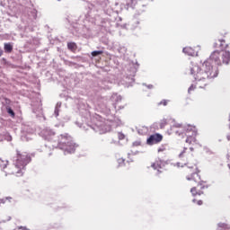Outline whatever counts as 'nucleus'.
<instances>
[{
    "label": "nucleus",
    "instance_id": "obj_21",
    "mask_svg": "<svg viewBox=\"0 0 230 230\" xmlns=\"http://www.w3.org/2000/svg\"><path fill=\"white\" fill-rule=\"evenodd\" d=\"M2 56H3V51L0 52V57H2Z\"/></svg>",
    "mask_w": 230,
    "mask_h": 230
},
{
    "label": "nucleus",
    "instance_id": "obj_5",
    "mask_svg": "<svg viewBox=\"0 0 230 230\" xmlns=\"http://www.w3.org/2000/svg\"><path fill=\"white\" fill-rule=\"evenodd\" d=\"M161 141H163V135L159 134V133H155L154 135H151L147 140L146 143L147 145H157L158 143H161Z\"/></svg>",
    "mask_w": 230,
    "mask_h": 230
},
{
    "label": "nucleus",
    "instance_id": "obj_12",
    "mask_svg": "<svg viewBox=\"0 0 230 230\" xmlns=\"http://www.w3.org/2000/svg\"><path fill=\"white\" fill-rule=\"evenodd\" d=\"M118 138L119 139V141H123V139H125V134L119 132Z\"/></svg>",
    "mask_w": 230,
    "mask_h": 230
},
{
    "label": "nucleus",
    "instance_id": "obj_13",
    "mask_svg": "<svg viewBox=\"0 0 230 230\" xmlns=\"http://www.w3.org/2000/svg\"><path fill=\"white\" fill-rule=\"evenodd\" d=\"M168 102H170V101H168V100H163V101H161V102L158 103V105H164V107H166V105H168Z\"/></svg>",
    "mask_w": 230,
    "mask_h": 230
},
{
    "label": "nucleus",
    "instance_id": "obj_8",
    "mask_svg": "<svg viewBox=\"0 0 230 230\" xmlns=\"http://www.w3.org/2000/svg\"><path fill=\"white\" fill-rule=\"evenodd\" d=\"M67 48L68 49H70V51H76V49H78V46H76V43L75 42H68L67 43Z\"/></svg>",
    "mask_w": 230,
    "mask_h": 230
},
{
    "label": "nucleus",
    "instance_id": "obj_19",
    "mask_svg": "<svg viewBox=\"0 0 230 230\" xmlns=\"http://www.w3.org/2000/svg\"><path fill=\"white\" fill-rule=\"evenodd\" d=\"M18 230H30V229H28V228H26V227H24V226H20V227L18 228Z\"/></svg>",
    "mask_w": 230,
    "mask_h": 230
},
{
    "label": "nucleus",
    "instance_id": "obj_18",
    "mask_svg": "<svg viewBox=\"0 0 230 230\" xmlns=\"http://www.w3.org/2000/svg\"><path fill=\"white\" fill-rule=\"evenodd\" d=\"M195 89H196L195 85L192 84L190 86L188 91H189V93H191V91H195Z\"/></svg>",
    "mask_w": 230,
    "mask_h": 230
},
{
    "label": "nucleus",
    "instance_id": "obj_1",
    "mask_svg": "<svg viewBox=\"0 0 230 230\" xmlns=\"http://www.w3.org/2000/svg\"><path fill=\"white\" fill-rule=\"evenodd\" d=\"M197 127L188 126L185 130V136L187 138L185 140L188 145H191L190 147V152H194L197 146H200V144L197 142ZM189 153L188 148H184L183 151L180 154V157L182 158L183 164L187 166L185 169V179L190 181L196 184L195 187L190 189V193L193 197L197 195H204V190H208V181L202 180L200 177V170L197 166V160L193 157V153Z\"/></svg>",
    "mask_w": 230,
    "mask_h": 230
},
{
    "label": "nucleus",
    "instance_id": "obj_17",
    "mask_svg": "<svg viewBox=\"0 0 230 230\" xmlns=\"http://www.w3.org/2000/svg\"><path fill=\"white\" fill-rule=\"evenodd\" d=\"M218 46H222V41L218 40L214 44V48H218Z\"/></svg>",
    "mask_w": 230,
    "mask_h": 230
},
{
    "label": "nucleus",
    "instance_id": "obj_3",
    "mask_svg": "<svg viewBox=\"0 0 230 230\" xmlns=\"http://www.w3.org/2000/svg\"><path fill=\"white\" fill-rule=\"evenodd\" d=\"M26 164H28V155H22L21 152L17 151L16 160L12 171L13 175L21 177Z\"/></svg>",
    "mask_w": 230,
    "mask_h": 230
},
{
    "label": "nucleus",
    "instance_id": "obj_7",
    "mask_svg": "<svg viewBox=\"0 0 230 230\" xmlns=\"http://www.w3.org/2000/svg\"><path fill=\"white\" fill-rule=\"evenodd\" d=\"M4 49L5 53H12L13 51V45L12 43H4Z\"/></svg>",
    "mask_w": 230,
    "mask_h": 230
},
{
    "label": "nucleus",
    "instance_id": "obj_16",
    "mask_svg": "<svg viewBox=\"0 0 230 230\" xmlns=\"http://www.w3.org/2000/svg\"><path fill=\"white\" fill-rule=\"evenodd\" d=\"M161 152H166V147H164V146H162L161 147L158 148V154Z\"/></svg>",
    "mask_w": 230,
    "mask_h": 230
},
{
    "label": "nucleus",
    "instance_id": "obj_2",
    "mask_svg": "<svg viewBox=\"0 0 230 230\" xmlns=\"http://www.w3.org/2000/svg\"><path fill=\"white\" fill-rule=\"evenodd\" d=\"M229 62V51L215 50L200 67L198 65H193L190 67V74L193 75L196 82H206V80L218 76V67L217 66L227 65Z\"/></svg>",
    "mask_w": 230,
    "mask_h": 230
},
{
    "label": "nucleus",
    "instance_id": "obj_20",
    "mask_svg": "<svg viewBox=\"0 0 230 230\" xmlns=\"http://www.w3.org/2000/svg\"><path fill=\"white\" fill-rule=\"evenodd\" d=\"M153 87H154V85H152V84L147 85V89H152Z\"/></svg>",
    "mask_w": 230,
    "mask_h": 230
},
{
    "label": "nucleus",
    "instance_id": "obj_22",
    "mask_svg": "<svg viewBox=\"0 0 230 230\" xmlns=\"http://www.w3.org/2000/svg\"><path fill=\"white\" fill-rule=\"evenodd\" d=\"M3 202V200L2 199H0V204Z\"/></svg>",
    "mask_w": 230,
    "mask_h": 230
},
{
    "label": "nucleus",
    "instance_id": "obj_10",
    "mask_svg": "<svg viewBox=\"0 0 230 230\" xmlns=\"http://www.w3.org/2000/svg\"><path fill=\"white\" fill-rule=\"evenodd\" d=\"M98 55H103L102 50H94L92 52V57H98Z\"/></svg>",
    "mask_w": 230,
    "mask_h": 230
},
{
    "label": "nucleus",
    "instance_id": "obj_6",
    "mask_svg": "<svg viewBox=\"0 0 230 230\" xmlns=\"http://www.w3.org/2000/svg\"><path fill=\"white\" fill-rule=\"evenodd\" d=\"M183 53L189 55L190 57H195L196 55L195 49H193L191 47L183 48Z\"/></svg>",
    "mask_w": 230,
    "mask_h": 230
},
{
    "label": "nucleus",
    "instance_id": "obj_15",
    "mask_svg": "<svg viewBox=\"0 0 230 230\" xmlns=\"http://www.w3.org/2000/svg\"><path fill=\"white\" fill-rule=\"evenodd\" d=\"M192 202H194V204H197L198 206H202L203 201L202 200H197V199H193Z\"/></svg>",
    "mask_w": 230,
    "mask_h": 230
},
{
    "label": "nucleus",
    "instance_id": "obj_9",
    "mask_svg": "<svg viewBox=\"0 0 230 230\" xmlns=\"http://www.w3.org/2000/svg\"><path fill=\"white\" fill-rule=\"evenodd\" d=\"M152 168H154V170H157L159 172V170H161V162H155L152 165Z\"/></svg>",
    "mask_w": 230,
    "mask_h": 230
},
{
    "label": "nucleus",
    "instance_id": "obj_4",
    "mask_svg": "<svg viewBox=\"0 0 230 230\" xmlns=\"http://www.w3.org/2000/svg\"><path fill=\"white\" fill-rule=\"evenodd\" d=\"M61 137L63 139H66V142H61V148L66 152H68V154H75V150H76V144L71 140V137L67 135H61Z\"/></svg>",
    "mask_w": 230,
    "mask_h": 230
},
{
    "label": "nucleus",
    "instance_id": "obj_11",
    "mask_svg": "<svg viewBox=\"0 0 230 230\" xmlns=\"http://www.w3.org/2000/svg\"><path fill=\"white\" fill-rule=\"evenodd\" d=\"M7 112L10 114L11 118H15V112L13 110H12V108H7Z\"/></svg>",
    "mask_w": 230,
    "mask_h": 230
},
{
    "label": "nucleus",
    "instance_id": "obj_14",
    "mask_svg": "<svg viewBox=\"0 0 230 230\" xmlns=\"http://www.w3.org/2000/svg\"><path fill=\"white\" fill-rule=\"evenodd\" d=\"M118 164H119V166H123V164H125V159L119 158L118 159Z\"/></svg>",
    "mask_w": 230,
    "mask_h": 230
}]
</instances>
